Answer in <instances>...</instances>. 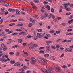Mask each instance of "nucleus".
Returning a JSON list of instances; mask_svg holds the SVG:
<instances>
[{
	"instance_id": "obj_59",
	"label": "nucleus",
	"mask_w": 73,
	"mask_h": 73,
	"mask_svg": "<svg viewBox=\"0 0 73 73\" xmlns=\"http://www.w3.org/2000/svg\"><path fill=\"white\" fill-rule=\"evenodd\" d=\"M40 53H45V52L43 51L40 50Z\"/></svg>"
},
{
	"instance_id": "obj_62",
	"label": "nucleus",
	"mask_w": 73,
	"mask_h": 73,
	"mask_svg": "<svg viewBox=\"0 0 73 73\" xmlns=\"http://www.w3.org/2000/svg\"><path fill=\"white\" fill-rule=\"evenodd\" d=\"M5 61H10V59H9V58H8L7 59H6Z\"/></svg>"
},
{
	"instance_id": "obj_55",
	"label": "nucleus",
	"mask_w": 73,
	"mask_h": 73,
	"mask_svg": "<svg viewBox=\"0 0 73 73\" xmlns=\"http://www.w3.org/2000/svg\"><path fill=\"white\" fill-rule=\"evenodd\" d=\"M13 32V31L11 30L8 33V34H9L10 33H12Z\"/></svg>"
},
{
	"instance_id": "obj_3",
	"label": "nucleus",
	"mask_w": 73,
	"mask_h": 73,
	"mask_svg": "<svg viewBox=\"0 0 73 73\" xmlns=\"http://www.w3.org/2000/svg\"><path fill=\"white\" fill-rule=\"evenodd\" d=\"M46 36H44V38H45V39H48L51 36L50 34H47L46 35Z\"/></svg>"
},
{
	"instance_id": "obj_61",
	"label": "nucleus",
	"mask_w": 73,
	"mask_h": 73,
	"mask_svg": "<svg viewBox=\"0 0 73 73\" xmlns=\"http://www.w3.org/2000/svg\"><path fill=\"white\" fill-rule=\"evenodd\" d=\"M65 9H66V10H68V9H69V8H68L67 6H66V7H65Z\"/></svg>"
},
{
	"instance_id": "obj_14",
	"label": "nucleus",
	"mask_w": 73,
	"mask_h": 73,
	"mask_svg": "<svg viewBox=\"0 0 73 73\" xmlns=\"http://www.w3.org/2000/svg\"><path fill=\"white\" fill-rule=\"evenodd\" d=\"M46 44H50V43H52L53 42V41L52 40L50 41L49 40L48 41H47L46 42Z\"/></svg>"
},
{
	"instance_id": "obj_58",
	"label": "nucleus",
	"mask_w": 73,
	"mask_h": 73,
	"mask_svg": "<svg viewBox=\"0 0 73 73\" xmlns=\"http://www.w3.org/2000/svg\"><path fill=\"white\" fill-rule=\"evenodd\" d=\"M71 42V40H67V42Z\"/></svg>"
},
{
	"instance_id": "obj_53",
	"label": "nucleus",
	"mask_w": 73,
	"mask_h": 73,
	"mask_svg": "<svg viewBox=\"0 0 73 73\" xmlns=\"http://www.w3.org/2000/svg\"><path fill=\"white\" fill-rule=\"evenodd\" d=\"M72 31V29H70L67 30V32H71Z\"/></svg>"
},
{
	"instance_id": "obj_44",
	"label": "nucleus",
	"mask_w": 73,
	"mask_h": 73,
	"mask_svg": "<svg viewBox=\"0 0 73 73\" xmlns=\"http://www.w3.org/2000/svg\"><path fill=\"white\" fill-rule=\"evenodd\" d=\"M72 48H70L69 50H68V52H72Z\"/></svg>"
},
{
	"instance_id": "obj_39",
	"label": "nucleus",
	"mask_w": 73,
	"mask_h": 73,
	"mask_svg": "<svg viewBox=\"0 0 73 73\" xmlns=\"http://www.w3.org/2000/svg\"><path fill=\"white\" fill-rule=\"evenodd\" d=\"M67 42V40L66 39H65L63 41H62V43H63L64 42Z\"/></svg>"
},
{
	"instance_id": "obj_64",
	"label": "nucleus",
	"mask_w": 73,
	"mask_h": 73,
	"mask_svg": "<svg viewBox=\"0 0 73 73\" xmlns=\"http://www.w3.org/2000/svg\"><path fill=\"white\" fill-rule=\"evenodd\" d=\"M32 47H31V46H29V49H32Z\"/></svg>"
},
{
	"instance_id": "obj_20",
	"label": "nucleus",
	"mask_w": 73,
	"mask_h": 73,
	"mask_svg": "<svg viewBox=\"0 0 73 73\" xmlns=\"http://www.w3.org/2000/svg\"><path fill=\"white\" fill-rule=\"evenodd\" d=\"M19 34V33H13L12 34V35L13 36H15V35H18Z\"/></svg>"
},
{
	"instance_id": "obj_25",
	"label": "nucleus",
	"mask_w": 73,
	"mask_h": 73,
	"mask_svg": "<svg viewBox=\"0 0 73 73\" xmlns=\"http://www.w3.org/2000/svg\"><path fill=\"white\" fill-rule=\"evenodd\" d=\"M16 14L17 15H20V11L18 10L16 11Z\"/></svg>"
},
{
	"instance_id": "obj_22",
	"label": "nucleus",
	"mask_w": 73,
	"mask_h": 73,
	"mask_svg": "<svg viewBox=\"0 0 73 73\" xmlns=\"http://www.w3.org/2000/svg\"><path fill=\"white\" fill-rule=\"evenodd\" d=\"M35 61H33V60H31L30 61V62L32 65L35 64Z\"/></svg>"
},
{
	"instance_id": "obj_54",
	"label": "nucleus",
	"mask_w": 73,
	"mask_h": 73,
	"mask_svg": "<svg viewBox=\"0 0 73 73\" xmlns=\"http://www.w3.org/2000/svg\"><path fill=\"white\" fill-rule=\"evenodd\" d=\"M33 45H34V47H37V46H38V45H37L36 44H33Z\"/></svg>"
},
{
	"instance_id": "obj_27",
	"label": "nucleus",
	"mask_w": 73,
	"mask_h": 73,
	"mask_svg": "<svg viewBox=\"0 0 73 73\" xmlns=\"http://www.w3.org/2000/svg\"><path fill=\"white\" fill-rule=\"evenodd\" d=\"M34 2L36 3H39V1L38 0H34Z\"/></svg>"
},
{
	"instance_id": "obj_18",
	"label": "nucleus",
	"mask_w": 73,
	"mask_h": 73,
	"mask_svg": "<svg viewBox=\"0 0 73 73\" xmlns=\"http://www.w3.org/2000/svg\"><path fill=\"white\" fill-rule=\"evenodd\" d=\"M31 60H31V61H35V62H36V59H35V58L33 57H31Z\"/></svg>"
},
{
	"instance_id": "obj_29",
	"label": "nucleus",
	"mask_w": 73,
	"mask_h": 73,
	"mask_svg": "<svg viewBox=\"0 0 73 73\" xmlns=\"http://www.w3.org/2000/svg\"><path fill=\"white\" fill-rule=\"evenodd\" d=\"M1 46H2V48H3V47H5L6 46H5V44H1Z\"/></svg>"
},
{
	"instance_id": "obj_47",
	"label": "nucleus",
	"mask_w": 73,
	"mask_h": 73,
	"mask_svg": "<svg viewBox=\"0 0 73 73\" xmlns=\"http://www.w3.org/2000/svg\"><path fill=\"white\" fill-rule=\"evenodd\" d=\"M60 46L59 45H57L56 46V48L57 49H59Z\"/></svg>"
},
{
	"instance_id": "obj_56",
	"label": "nucleus",
	"mask_w": 73,
	"mask_h": 73,
	"mask_svg": "<svg viewBox=\"0 0 73 73\" xmlns=\"http://www.w3.org/2000/svg\"><path fill=\"white\" fill-rule=\"evenodd\" d=\"M48 2L44 1L43 2V4H48Z\"/></svg>"
},
{
	"instance_id": "obj_24",
	"label": "nucleus",
	"mask_w": 73,
	"mask_h": 73,
	"mask_svg": "<svg viewBox=\"0 0 73 73\" xmlns=\"http://www.w3.org/2000/svg\"><path fill=\"white\" fill-rule=\"evenodd\" d=\"M32 23H30L28 25V27H31L32 26Z\"/></svg>"
},
{
	"instance_id": "obj_5",
	"label": "nucleus",
	"mask_w": 73,
	"mask_h": 73,
	"mask_svg": "<svg viewBox=\"0 0 73 73\" xmlns=\"http://www.w3.org/2000/svg\"><path fill=\"white\" fill-rule=\"evenodd\" d=\"M26 9L29 12H32V9H31L30 7H27L26 8Z\"/></svg>"
},
{
	"instance_id": "obj_48",
	"label": "nucleus",
	"mask_w": 73,
	"mask_h": 73,
	"mask_svg": "<svg viewBox=\"0 0 73 73\" xmlns=\"http://www.w3.org/2000/svg\"><path fill=\"white\" fill-rule=\"evenodd\" d=\"M68 50H69V48H65V52H67L68 51Z\"/></svg>"
},
{
	"instance_id": "obj_46",
	"label": "nucleus",
	"mask_w": 73,
	"mask_h": 73,
	"mask_svg": "<svg viewBox=\"0 0 73 73\" xmlns=\"http://www.w3.org/2000/svg\"><path fill=\"white\" fill-rule=\"evenodd\" d=\"M9 54H10V55H13V54H14V53L13 52H11L9 53Z\"/></svg>"
},
{
	"instance_id": "obj_10",
	"label": "nucleus",
	"mask_w": 73,
	"mask_h": 73,
	"mask_svg": "<svg viewBox=\"0 0 73 73\" xmlns=\"http://www.w3.org/2000/svg\"><path fill=\"white\" fill-rule=\"evenodd\" d=\"M62 9H63V7L62 6H60V9L59 10V12H61L62 11Z\"/></svg>"
},
{
	"instance_id": "obj_28",
	"label": "nucleus",
	"mask_w": 73,
	"mask_h": 73,
	"mask_svg": "<svg viewBox=\"0 0 73 73\" xmlns=\"http://www.w3.org/2000/svg\"><path fill=\"white\" fill-rule=\"evenodd\" d=\"M37 31H38V32H42V30H41V29H38L37 30Z\"/></svg>"
},
{
	"instance_id": "obj_63",
	"label": "nucleus",
	"mask_w": 73,
	"mask_h": 73,
	"mask_svg": "<svg viewBox=\"0 0 73 73\" xmlns=\"http://www.w3.org/2000/svg\"><path fill=\"white\" fill-rule=\"evenodd\" d=\"M40 26H42V23L40 22L39 23Z\"/></svg>"
},
{
	"instance_id": "obj_50",
	"label": "nucleus",
	"mask_w": 73,
	"mask_h": 73,
	"mask_svg": "<svg viewBox=\"0 0 73 73\" xmlns=\"http://www.w3.org/2000/svg\"><path fill=\"white\" fill-rule=\"evenodd\" d=\"M63 68H67L68 67L67 66H66V65H64L63 66Z\"/></svg>"
},
{
	"instance_id": "obj_19",
	"label": "nucleus",
	"mask_w": 73,
	"mask_h": 73,
	"mask_svg": "<svg viewBox=\"0 0 73 73\" xmlns=\"http://www.w3.org/2000/svg\"><path fill=\"white\" fill-rule=\"evenodd\" d=\"M51 12H52V13H54V9L53 8H51Z\"/></svg>"
},
{
	"instance_id": "obj_43",
	"label": "nucleus",
	"mask_w": 73,
	"mask_h": 73,
	"mask_svg": "<svg viewBox=\"0 0 73 73\" xmlns=\"http://www.w3.org/2000/svg\"><path fill=\"white\" fill-rule=\"evenodd\" d=\"M52 15H50V14L49 15V17L48 18V19H50L51 17H52Z\"/></svg>"
},
{
	"instance_id": "obj_17",
	"label": "nucleus",
	"mask_w": 73,
	"mask_h": 73,
	"mask_svg": "<svg viewBox=\"0 0 73 73\" xmlns=\"http://www.w3.org/2000/svg\"><path fill=\"white\" fill-rule=\"evenodd\" d=\"M41 70L44 73H46V70L44 68H42Z\"/></svg>"
},
{
	"instance_id": "obj_36",
	"label": "nucleus",
	"mask_w": 73,
	"mask_h": 73,
	"mask_svg": "<svg viewBox=\"0 0 73 73\" xmlns=\"http://www.w3.org/2000/svg\"><path fill=\"white\" fill-rule=\"evenodd\" d=\"M5 2L3 0H0V3H3Z\"/></svg>"
},
{
	"instance_id": "obj_31",
	"label": "nucleus",
	"mask_w": 73,
	"mask_h": 73,
	"mask_svg": "<svg viewBox=\"0 0 73 73\" xmlns=\"http://www.w3.org/2000/svg\"><path fill=\"white\" fill-rule=\"evenodd\" d=\"M44 15L45 16H44V17L46 18V17H47V16H48V13H46L44 14Z\"/></svg>"
},
{
	"instance_id": "obj_57",
	"label": "nucleus",
	"mask_w": 73,
	"mask_h": 73,
	"mask_svg": "<svg viewBox=\"0 0 73 73\" xmlns=\"http://www.w3.org/2000/svg\"><path fill=\"white\" fill-rule=\"evenodd\" d=\"M73 18V17H72V15H70L68 19H72Z\"/></svg>"
},
{
	"instance_id": "obj_23",
	"label": "nucleus",
	"mask_w": 73,
	"mask_h": 73,
	"mask_svg": "<svg viewBox=\"0 0 73 73\" xmlns=\"http://www.w3.org/2000/svg\"><path fill=\"white\" fill-rule=\"evenodd\" d=\"M46 73H51V71L50 70V69L47 70H46Z\"/></svg>"
},
{
	"instance_id": "obj_4",
	"label": "nucleus",
	"mask_w": 73,
	"mask_h": 73,
	"mask_svg": "<svg viewBox=\"0 0 73 73\" xmlns=\"http://www.w3.org/2000/svg\"><path fill=\"white\" fill-rule=\"evenodd\" d=\"M20 65H21V63L19 62H18L16 63L15 64H14V66H18V67H19Z\"/></svg>"
},
{
	"instance_id": "obj_32",
	"label": "nucleus",
	"mask_w": 73,
	"mask_h": 73,
	"mask_svg": "<svg viewBox=\"0 0 73 73\" xmlns=\"http://www.w3.org/2000/svg\"><path fill=\"white\" fill-rule=\"evenodd\" d=\"M51 47L52 49H56V47H55V46H54L52 45V46H51Z\"/></svg>"
},
{
	"instance_id": "obj_13",
	"label": "nucleus",
	"mask_w": 73,
	"mask_h": 73,
	"mask_svg": "<svg viewBox=\"0 0 73 73\" xmlns=\"http://www.w3.org/2000/svg\"><path fill=\"white\" fill-rule=\"evenodd\" d=\"M17 41H19L18 42V43H21L23 42V40L21 39H17Z\"/></svg>"
},
{
	"instance_id": "obj_41",
	"label": "nucleus",
	"mask_w": 73,
	"mask_h": 73,
	"mask_svg": "<svg viewBox=\"0 0 73 73\" xmlns=\"http://www.w3.org/2000/svg\"><path fill=\"white\" fill-rule=\"evenodd\" d=\"M4 56L6 58H8V56L7 55H5Z\"/></svg>"
},
{
	"instance_id": "obj_40",
	"label": "nucleus",
	"mask_w": 73,
	"mask_h": 73,
	"mask_svg": "<svg viewBox=\"0 0 73 73\" xmlns=\"http://www.w3.org/2000/svg\"><path fill=\"white\" fill-rule=\"evenodd\" d=\"M50 15H51V16L52 17L53 19H54L55 18V16L54 15L50 14Z\"/></svg>"
},
{
	"instance_id": "obj_34",
	"label": "nucleus",
	"mask_w": 73,
	"mask_h": 73,
	"mask_svg": "<svg viewBox=\"0 0 73 73\" xmlns=\"http://www.w3.org/2000/svg\"><path fill=\"white\" fill-rule=\"evenodd\" d=\"M33 36H32L31 35H28L27 36V38H31V37H33Z\"/></svg>"
},
{
	"instance_id": "obj_2",
	"label": "nucleus",
	"mask_w": 73,
	"mask_h": 73,
	"mask_svg": "<svg viewBox=\"0 0 73 73\" xmlns=\"http://www.w3.org/2000/svg\"><path fill=\"white\" fill-rule=\"evenodd\" d=\"M54 70L56 72H61V70H60V68L59 67H54L53 68Z\"/></svg>"
},
{
	"instance_id": "obj_42",
	"label": "nucleus",
	"mask_w": 73,
	"mask_h": 73,
	"mask_svg": "<svg viewBox=\"0 0 73 73\" xmlns=\"http://www.w3.org/2000/svg\"><path fill=\"white\" fill-rule=\"evenodd\" d=\"M19 54H20V53L19 52H17L16 53V56H19Z\"/></svg>"
},
{
	"instance_id": "obj_9",
	"label": "nucleus",
	"mask_w": 73,
	"mask_h": 73,
	"mask_svg": "<svg viewBox=\"0 0 73 73\" xmlns=\"http://www.w3.org/2000/svg\"><path fill=\"white\" fill-rule=\"evenodd\" d=\"M62 5L63 6H64V7H67V6L70 5V3H68L66 4H63Z\"/></svg>"
},
{
	"instance_id": "obj_6",
	"label": "nucleus",
	"mask_w": 73,
	"mask_h": 73,
	"mask_svg": "<svg viewBox=\"0 0 73 73\" xmlns=\"http://www.w3.org/2000/svg\"><path fill=\"white\" fill-rule=\"evenodd\" d=\"M37 60H38L39 63H41L42 61V59L41 58L39 57L37 58Z\"/></svg>"
},
{
	"instance_id": "obj_60",
	"label": "nucleus",
	"mask_w": 73,
	"mask_h": 73,
	"mask_svg": "<svg viewBox=\"0 0 73 73\" xmlns=\"http://www.w3.org/2000/svg\"><path fill=\"white\" fill-rule=\"evenodd\" d=\"M5 31L7 32H8L9 31V29H6L5 30Z\"/></svg>"
},
{
	"instance_id": "obj_35",
	"label": "nucleus",
	"mask_w": 73,
	"mask_h": 73,
	"mask_svg": "<svg viewBox=\"0 0 73 73\" xmlns=\"http://www.w3.org/2000/svg\"><path fill=\"white\" fill-rule=\"evenodd\" d=\"M56 33H57V34H60L61 33V32L60 31H56Z\"/></svg>"
},
{
	"instance_id": "obj_37",
	"label": "nucleus",
	"mask_w": 73,
	"mask_h": 73,
	"mask_svg": "<svg viewBox=\"0 0 73 73\" xmlns=\"http://www.w3.org/2000/svg\"><path fill=\"white\" fill-rule=\"evenodd\" d=\"M50 33H53L54 32V30H51L49 32Z\"/></svg>"
},
{
	"instance_id": "obj_45",
	"label": "nucleus",
	"mask_w": 73,
	"mask_h": 73,
	"mask_svg": "<svg viewBox=\"0 0 73 73\" xmlns=\"http://www.w3.org/2000/svg\"><path fill=\"white\" fill-rule=\"evenodd\" d=\"M35 18H36V19H38L39 17H38V16L37 15H35Z\"/></svg>"
},
{
	"instance_id": "obj_38",
	"label": "nucleus",
	"mask_w": 73,
	"mask_h": 73,
	"mask_svg": "<svg viewBox=\"0 0 73 73\" xmlns=\"http://www.w3.org/2000/svg\"><path fill=\"white\" fill-rule=\"evenodd\" d=\"M7 47L4 48H3V50L4 51H5V50H7Z\"/></svg>"
},
{
	"instance_id": "obj_7",
	"label": "nucleus",
	"mask_w": 73,
	"mask_h": 73,
	"mask_svg": "<svg viewBox=\"0 0 73 73\" xmlns=\"http://www.w3.org/2000/svg\"><path fill=\"white\" fill-rule=\"evenodd\" d=\"M23 34L24 36H26V34L25 33V32L24 31H22L19 34V35H21Z\"/></svg>"
},
{
	"instance_id": "obj_11",
	"label": "nucleus",
	"mask_w": 73,
	"mask_h": 73,
	"mask_svg": "<svg viewBox=\"0 0 73 73\" xmlns=\"http://www.w3.org/2000/svg\"><path fill=\"white\" fill-rule=\"evenodd\" d=\"M73 22V19H71L68 21V23L69 24H71Z\"/></svg>"
},
{
	"instance_id": "obj_49",
	"label": "nucleus",
	"mask_w": 73,
	"mask_h": 73,
	"mask_svg": "<svg viewBox=\"0 0 73 73\" xmlns=\"http://www.w3.org/2000/svg\"><path fill=\"white\" fill-rule=\"evenodd\" d=\"M45 49V47H40L39 49Z\"/></svg>"
},
{
	"instance_id": "obj_21",
	"label": "nucleus",
	"mask_w": 73,
	"mask_h": 73,
	"mask_svg": "<svg viewBox=\"0 0 73 73\" xmlns=\"http://www.w3.org/2000/svg\"><path fill=\"white\" fill-rule=\"evenodd\" d=\"M4 20V18L2 19L0 21V24H1L3 22V21Z\"/></svg>"
},
{
	"instance_id": "obj_12",
	"label": "nucleus",
	"mask_w": 73,
	"mask_h": 73,
	"mask_svg": "<svg viewBox=\"0 0 73 73\" xmlns=\"http://www.w3.org/2000/svg\"><path fill=\"white\" fill-rule=\"evenodd\" d=\"M46 8H47L48 11H49L50 9V6L49 5H47L46 6Z\"/></svg>"
},
{
	"instance_id": "obj_26",
	"label": "nucleus",
	"mask_w": 73,
	"mask_h": 73,
	"mask_svg": "<svg viewBox=\"0 0 73 73\" xmlns=\"http://www.w3.org/2000/svg\"><path fill=\"white\" fill-rule=\"evenodd\" d=\"M60 25H63V26H66V24L65 23H62Z\"/></svg>"
},
{
	"instance_id": "obj_1",
	"label": "nucleus",
	"mask_w": 73,
	"mask_h": 73,
	"mask_svg": "<svg viewBox=\"0 0 73 73\" xmlns=\"http://www.w3.org/2000/svg\"><path fill=\"white\" fill-rule=\"evenodd\" d=\"M37 35L36 36V37L38 38H41L44 37V34H41V33H38Z\"/></svg>"
},
{
	"instance_id": "obj_8",
	"label": "nucleus",
	"mask_w": 73,
	"mask_h": 73,
	"mask_svg": "<svg viewBox=\"0 0 73 73\" xmlns=\"http://www.w3.org/2000/svg\"><path fill=\"white\" fill-rule=\"evenodd\" d=\"M46 50L47 52H49L50 50V46H46Z\"/></svg>"
},
{
	"instance_id": "obj_51",
	"label": "nucleus",
	"mask_w": 73,
	"mask_h": 73,
	"mask_svg": "<svg viewBox=\"0 0 73 73\" xmlns=\"http://www.w3.org/2000/svg\"><path fill=\"white\" fill-rule=\"evenodd\" d=\"M14 24H15V23H11L9 25V26H12L13 25H14Z\"/></svg>"
},
{
	"instance_id": "obj_52",
	"label": "nucleus",
	"mask_w": 73,
	"mask_h": 73,
	"mask_svg": "<svg viewBox=\"0 0 73 73\" xmlns=\"http://www.w3.org/2000/svg\"><path fill=\"white\" fill-rule=\"evenodd\" d=\"M31 47H32V48H31V49H33V48H34V45H33V44H32L31 45Z\"/></svg>"
},
{
	"instance_id": "obj_16",
	"label": "nucleus",
	"mask_w": 73,
	"mask_h": 73,
	"mask_svg": "<svg viewBox=\"0 0 73 73\" xmlns=\"http://www.w3.org/2000/svg\"><path fill=\"white\" fill-rule=\"evenodd\" d=\"M49 56V54H46L44 55V56L45 57H48Z\"/></svg>"
},
{
	"instance_id": "obj_15",
	"label": "nucleus",
	"mask_w": 73,
	"mask_h": 73,
	"mask_svg": "<svg viewBox=\"0 0 73 73\" xmlns=\"http://www.w3.org/2000/svg\"><path fill=\"white\" fill-rule=\"evenodd\" d=\"M15 63V60H13L12 61V60H11L10 61V64H12V65H13Z\"/></svg>"
},
{
	"instance_id": "obj_33",
	"label": "nucleus",
	"mask_w": 73,
	"mask_h": 73,
	"mask_svg": "<svg viewBox=\"0 0 73 73\" xmlns=\"http://www.w3.org/2000/svg\"><path fill=\"white\" fill-rule=\"evenodd\" d=\"M42 60H43V61H44V62H46H46H48V61H47L46 60H45V59H42Z\"/></svg>"
},
{
	"instance_id": "obj_30",
	"label": "nucleus",
	"mask_w": 73,
	"mask_h": 73,
	"mask_svg": "<svg viewBox=\"0 0 73 73\" xmlns=\"http://www.w3.org/2000/svg\"><path fill=\"white\" fill-rule=\"evenodd\" d=\"M32 6H33V7H32V8H33L34 9H37V8L36 7L33 6V5H32Z\"/></svg>"
}]
</instances>
